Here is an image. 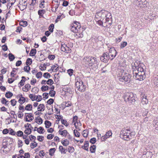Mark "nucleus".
<instances>
[{"label": "nucleus", "instance_id": "f257e3e1", "mask_svg": "<svg viewBox=\"0 0 158 158\" xmlns=\"http://www.w3.org/2000/svg\"><path fill=\"white\" fill-rule=\"evenodd\" d=\"M131 66L134 77L135 79L140 81L143 80L145 77L146 67L142 63L138 64L136 62L132 63Z\"/></svg>", "mask_w": 158, "mask_h": 158}, {"label": "nucleus", "instance_id": "f03ea898", "mask_svg": "<svg viewBox=\"0 0 158 158\" xmlns=\"http://www.w3.org/2000/svg\"><path fill=\"white\" fill-rule=\"evenodd\" d=\"M118 79L119 81L123 83L124 84H127L129 83L130 81L131 76L128 73L124 72H121L118 75Z\"/></svg>", "mask_w": 158, "mask_h": 158}, {"label": "nucleus", "instance_id": "7ed1b4c3", "mask_svg": "<svg viewBox=\"0 0 158 158\" xmlns=\"http://www.w3.org/2000/svg\"><path fill=\"white\" fill-rule=\"evenodd\" d=\"M83 62L86 67H88L92 66L96 64L97 62L96 58L92 56L85 57L83 59Z\"/></svg>", "mask_w": 158, "mask_h": 158}, {"label": "nucleus", "instance_id": "20e7f679", "mask_svg": "<svg viewBox=\"0 0 158 158\" xmlns=\"http://www.w3.org/2000/svg\"><path fill=\"white\" fill-rule=\"evenodd\" d=\"M123 98L124 101L133 104L136 101V95H134L132 93L127 92L125 93L123 96Z\"/></svg>", "mask_w": 158, "mask_h": 158}, {"label": "nucleus", "instance_id": "39448f33", "mask_svg": "<svg viewBox=\"0 0 158 158\" xmlns=\"http://www.w3.org/2000/svg\"><path fill=\"white\" fill-rule=\"evenodd\" d=\"M133 136V135L131 134V132L128 129H123L120 133V137L124 140H128L131 139Z\"/></svg>", "mask_w": 158, "mask_h": 158}, {"label": "nucleus", "instance_id": "423d86ee", "mask_svg": "<svg viewBox=\"0 0 158 158\" xmlns=\"http://www.w3.org/2000/svg\"><path fill=\"white\" fill-rule=\"evenodd\" d=\"M76 89L81 92H84L85 89V86L83 85V81L80 79L78 78L76 82Z\"/></svg>", "mask_w": 158, "mask_h": 158}, {"label": "nucleus", "instance_id": "0eeeda50", "mask_svg": "<svg viewBox=\"0 0 158 158\" xmlns=\"http://www.w3.org/2000/svg\"><path fill=\"white\" fill-rule=\"evenodd\" d=\"M70 27L71 30L73 32L76 33L80 31L81 26L78 22H75L72 24Z\"/></svg>", "mask_w": 158, "mask_h": 158}, {"label": "nucleus", "instance_id": "6e6552de", "mask_svg": "<svg viewBox=\"0 0 158 158\" xmlns=\"http://www.w3.org/2000/svg\"><path fill=\"white\" fill-rule=\"evenodd\" d=\"M117 52L114 48H110L109 50V56H111V60H112L116 56Z\"/></svg>", "mask_w": 158, "mask_h": 158}, {"label": "nucleus", "instance_id": "1a4fd4ad", "mask_svg": "<svg viewBox=\"0 0 158 158\" xmlns=\"http://www.w3.org/2000/svg\"><path fill=\"white\" fill-rule=\"evenodd\" d=\"M61 50L62 51L66 53H70L71 52V48L65 44H61Z\"/></svg>", "mask_w": 158, "mask_h": 158}, {"label": "nucleus", "instance_id": "9d476101", "mask_svg": "<svg viewBox=\"0 0 158 158\" xmlns=\"http://www.w3.org/2000/svg\"><path fill=\"white\" fill-rule=\"evenodd\" d=\"M104 10H102L99 12H97L95 15V20L97 21L98 19H102L104 18Z\"/></svg>", "mask_w": 158, "mask_h": 158}, {"label": "nucleus", "instance_id": "9b49d317", "mask_svg": "<svg viewBox=\"0 0 158 158\" xmlns=\"http://www.w3.org/2000/svg\"><path fill=\"white\" fill-rule=\"evenodd\" d=\"M110 58L109 54L107 52L103 53L100 57V60L106 63Z\"/></svg>", "mask_w": 158, "mask_h": 158}, {"label": "nucleus", "instance_id": "f8f14e48", "mask_svg": "<svg viewBox=\"0 0 158 158\" xmlns=\"http://www.w3.org/2000/svg\"><path fill=\"white\" fill-rule=\"evenodd\" d=\"M112 133L111 130L106 132L104 135L102 136L101 140L102 141H105L107 139L112 136Z\"/></svg>", "mask_w": 158, "mask_h": 158}, {"label": "nucleus", "instance_id": "ddd939ff", "mask_svg": "<svg viewBox=\"0 0 158 158\" xmlns=\"http://www.w3.org/2000/svg\"><path fill=\"white\" fill-rule=\"evenodd\" d=\"M104 13L105 14L104 18L105 17L107 20L111 22L112 16L111 13L105 10H104Z\"/></svg>", "mask_w": 158, "mask_h": 158}, {"label": "nucleus", "instance_id": "4468645a", "mask_svg": "<svg viewBox=\"0 0 158 158\" xmlns=\"http://www.w3.org/2000/svg\"><path fill=\"white\" fill-rule=\"evenodd\" d=\"M102 22L103 23V27H109L111 24V22L109 21V20H107L106 19H104L103 18Z\"/></svg>", "mask_w": 158, "mask_h": 158}, {"label": "nucleus", "instance_id": "2eb2a0df", "mask_svg": "<svg viewBox=\"0 0 158 158\" xmlns=\"http://www.w3.org/2000/svg\"><path fill=\"white\" fill-rule=\"evenodd\" d=\"M26 2V1H24L23 3L20 2L18 5V6L21 10H23L26 8L27 5L25 4Z\"/></svg>", "mask_w": 158, "mask_h": 158}, {"label": "nucleus", "instance_id": "dca6fc26", "mask_svg": "<svg viewBox=\"0 0 158 158\" xmlns=\"http://www.w3.org/2000/svg\"><path fill=\"white\" fill-rule=\"evenodd\" d=\"M62 128H61L58 131L59 133L61 135L64 137H66L68 134V132L66 130H64L62 131Z\"/></svg>", "mask_w": 158, "mask_h": 158}, {"label": "nucleus", "instance_id": "f3484780", "mask_svg": "<svg viewBox=\"0 0 158 158\" xmlns=\"http://www.w3.org/2000/svg\"><path fill=\"white\" fill-rule=\"evenodd\" d=\"M148 100L147 98V96L146 95L143 96L141 100V103L143 105H146L148 103Z\"/></svg>", "mask_w": 158, "mask_h": 158}, {"label": "nucleus", "instance_id": "a211bd4d", "mask_svg": "<svg viewBox=\"0 0 158 158\" xmlns=\"http://www.w3.org/2000/svg\"><path fill=\"white\" fill-rule=\"evenodd\" d=\"M34 119L33 117L32 116L31 114H29L28 115L26 116V121L27 122H30L32 121Z\"/></svg>", "mask_w": 158, "mask_h": 158}, {"label": "nucleus", "instance_id": "6ab92c4d", "mask_svg": "<svg viewBox=\"0 0 158 158\" xmlns=\"http://www.w3.org/2000/svg\"><path fill=\"white\" fill-rule=\"evenodd\" d=\"M153 125L154 129L158 131V119H154L153 121Z\"/></svg>", "mask_w": 158, "mask_h": 158}, {"label": "nucleus", "instance_id": "aec40b11", "mask_svg": "<svg viewBox=\"0 0 158 158\" xmlns=\"http://www.w3.org/2000/svg\"><path fill=\"white\" fill-rule=\"evenodd\" d=\"M38 110L40 111H43L45 109V107L44 104H40L38 107Z\"/></svg>", "mask_w": 158, "mask_h": 158}, {"label": "nucleus", "instance_id": "412c9836", "mask_svg": "<svg viewBox=\"0 0 158 158\" xmlns=\"http://www.w3.org/2000/svg\"><path fill=\"white\" fill-rule=\"evenodd\" d=\"M89 142L88 141H85L84 143V145L81 147V148L84 149L87 151H88Z\"/></svg>", "mask_w": 158, "mask_h": 158}, {"label": "nucleus", "instance_id": "4be33fe9", "mask_svg": "<svg viewBox=\"0 0 158 158\" xmlns=\"http://www.w3.org/2000/svg\"><path fill=\"white\" fill-rule=\"evenodd\" d=\"M31 85L29 84H26L25 86L23 87V90L24 92H27L30 89Z\"/></svg>", "mask_w": 158, "mask_h": 158}, {"label": "nucleus", "instance_id": "5701e85b", "mask_svg": "<svg viewBox=\"0 0 158 158\" xmlns=\"http://www.w3.org/2000/svg\"><path fill=\"white\" fill-rule=\"evenodd\" d=\"M135 4L138 7H143V2L141 0H136L135 1Z\"/></svg>", "mask_w": 158, "mask_h": 158}, {"label": "nucleus", "instance_id": "b1692460", "mask_svg": "<svg viewBox=\"0 0 158 158\" xmlns=\"http://www.w3.org/2000/svg\"><path fill=\"white\" fill-rule=\"evenodd\" d=\"M148 117L145 118L143 120V122H141V125H146L148 124Z\"/></svg>", "mask_w": 158, "mask_h": 158}, {"label": "nucleus", "instance_id": "393cba45", "mask_svg": "<svg viewBox=\"0 0 158 158\" xmlns=\"http://www.w3.org/2000/svg\"><path fill=\"white\" fill-rule=\"evenodd\" d=\"M21 97H20V98L18 100V102L19 103L21 104H22L24 102H25L26 101V99L25 98L22 96V95H21Z\"/></svg>", "mask_w": 158, "mask_h": 158}, {"label": "nucleus", "instance_id": "a878e982", "mask_svg": "<svg viewBox=\"0 0 158 158\" xmlns=\"http://www.w3.org/2000/svg\"><path fill=\"white\" fill-rule=\"evenodd\" d=\"M59 151L61 153L65 154L67 152L66 149L64 148L62 146H60L59 147Z\"/></svg>", "mask_w": 158, "mask_h": 158}, {"label": "nucleus", "instance_id": "bb28decb", "mask_svg": "<svg viewBox=\"0 0 158 158\" xmlns=\"http://www.w3.org/2000/svg\"><path fill=\"white\" fill-rule=\"evenodd\" d=\"M59 66L57 64L53 65L51 68V69L52 71H57L58 70Z\"/></svg>", "mask_w": 158, "mask_h": 158}, {"label": "nucleus", "instance_id": "cd10ccee", "mask_svg": "<svg viewBox=\"0 0 158 158\" xmlns=\"http://www.w3.org/2000/svg\"><path fill=\"white\" fill-rule=\"evenodd\" d=\"M1 102L2 104H5L6 106H8L10 102H9L8 101H7L6 99L4 98H2Z\"/></svg>", "mask_w": 158, "mask_h": 158}, {"label": "nucleus", "instance_id": "c85d7f7f", "mask_svg": "<svg viewBox=\"0 0 158 158\" xmlns=\"http://www.w3.org/2000/svg\"><path fill=\"white\" fill-rule=\"evenodd\" d=\"M62 144L64 146H67L69 144V141L67 139H65L62 140L61 142Z\"/></svg>", "mask_w": 158, "mask_h": 158}, {"label": "nucleus", "instance_id": "c756f323", "mask_svg": "<svg viewBox=\"0 0 158 158\" xmlns=\"http://www.w3.org/2000/svg\"><path fill=\"white\" fill-rule=\"evenodd\" d=\"M37 131L40 134H43L45 131L44 129L42 127H41L37 128Z\"/></svg>", "mask_w": 158, "mask_h": 158}, {"label": "nucleus", "instance_id": "7c9ffc66", "mask_svg": "<svg viewBox=\"0 0 158 158\" xmlns=\"http://www.w3.org/2000/svg\"><path fill=\"white\" fill-rule=\"evenodd\" d=\"M14 2H13V1H10V0H9V1L10 2H8L7 4V8H8L9 9L13 5V4L15 3V2L16 1V0H14Z\"/></svg>", "mask_w": 158, "mask_h": 158}, {"label": "nucleus", "instance_id": "2f4dec72", "mask_svg": "<svg viewBox=\"0 0 158 158\" xmlns=\"http://www.w3.org/2000/svg\"><path fill=\"white\" fill-rule=\"evenodd\" d=\"M32 109V106L31 104H28L26 106L25 110H31Z\"/></svg>", "mask_w": 158, "mask_h": 158}, {"label": "nucleus", "instance_id": "473e14b6", "mask_svg": "<svg viewBox=\"0 0 158 158\" xmlns=\"http://www.w3.org/2000/svg\"><path fill=\"white\" fill-rule=\"evenodd\" d=\"M26 129L24 131V132L25 134L27 135L30 134L31 132V130L30 128H25Z\"/></svg>", "mask_w": 158, "mask_h": 158}, {"label": "nucleus", "instance_id": "72a5a7b5", "mask_svg": "<svg viewBox=\"0 0 158 158\" xmlns=\"http://www.w3.org/2000/svg\"><path fill=\"white\" fill-rule=\"evenodd\" d=\"M96 146L95 145H93L90 146V151L91 153H94L95 151Z\"/></svg>", "mask_w": 158, "mask_h": 158}, {"label": "nucleus", "instance_id": "f704fd0d", "mask_svg": "<svg viewBox=\"0 0 158 158\" xmlns=\"http://www.w3.org/2000/svg\"><path fill=\"white\" fill-rule=\"evenodd\" d=\"M56 151V149L55 148H52L49 149V155L51 156H53Z\"/></svg>", "mask_w": 158, "mask_h": 158}, {"label": "nucleus", "instance_id": "c9c22d12", "mask_svg": "<svg viewBox=\"0 0 158 158\" xmlns=\"http://www.w3.org/2000/svg\"><path fill=\"white\" fill-rule=\"evenodd\" d=\"M45 127L46 128H48L51 125V123L48 120H46L45 122Z\"/></svg>", "mask_w": 158, "mask_h": 158}, {"label": "nucleus", "instance_id": "e433bc0d", "mask_svg": "<svg viewBox=\"0 0 158 158\" xmlns=\"http://www.w3.org/2000/svg\"><path fill=\"white\" fill-rule=\"evenodd\" d=\"M36 50L35 49H32L31 50L30 53V56H35L36 53Z\"/></svg>", "mask_w": 158, "mask_h": 158}, {"label": "nucleus", "instance_id": "4c0bfd02", "mask_svg": "<svg viewBox=\"0 0 158 158\" xmlns=\"http://www.w3.org/2000/svg\"><path fill=\"white\" fill-rule=\"evenodd\" d=\"M53 107L51 105H49V109H48V114L50 115L52 114L53 113V111L52 110Z\"/></svg>", "mask_w": 158, "mask_h": 158}, {"label": "nucleus", "instance_id": "58836bf2", "mask_svg": "<svg viewBox=\"0 0 158 158\" xmlns=\"http://www.w3.org/2000/svg\"><path fill=\"white\" fill-rule=\"evenodd\" d=\"M8 56L10 61H13L15 58L14 56L11 53L9 54Z\"/></svg>", "mask_w": 158, "mask_h": 158}, {"label": "nucleus", "instance_id": "ea45409f", "mask_svg": "<svg viewBox=\"0 0 158 158\" xmlns=\"http://www.w3.org/2000/svg\"><path fill=\"white\" fill-rule=\"evenodd\" d=\"M20 25L23 27H26L27 25V22L26 21H21L20 22Z\"/></svg>", "mask_w": 158, "mask_h": 158}, {"label": "nucleus", "instance_id": "a19ab883", "mask_svg": "<svg viewBox=\"0 0 158 158\" xmlns=\"http://www.w3.org/2000/svg\"><path fill=\"white\" fill-rule=\"evenodd\" d=\"M45 13V10H40L38 11V14L40 16H42Z\"/></svg>", "mask_w": 158, "mask_h": 158}, {"label": "nucleus", "instance_id": "79ce46f5", "mask_svg": "<svg viewBox=\"0 0 158 158\" xmlns=\"http://www.w3.org/2000/svg\"><path fill=\"white\" fill-rule=\"evenodd\" d=\"M76 33V35L77 36V38H82L83 36V35L82 32H80L79 31Z\"/></svg>", "mask_w": 158, "mask_h": 158}, {"label": "nucleus", "instance_id": "37998d69", "mask_svg": "<svg viewBox=\"0 0 158 158\" xmlns=\"http://www.w3.org/2000/svg\"><path fill=\"white\" fill-rule=\"evenodd\" d=\"M49 87L47 86H43L41 88V90L42 91L44 92L47 90H48L49 89Z\"/></svg>", "mask_w": 158, "mask_h": 158}, {"label": "nucleus", "instance_id": "c03bdc74", "mask_svg": "<svg viewBox=\"0 0 158 158\" xmlns=\"http://www.w3.org/2000/svg\"><path fill=\"white\" fill-rule=\"evenodd\" d=\"M37 146V143L34 141V143H31L30 144L31 147V148L33 149Z\"/></svg>", "mask_w": 158, "mask_h": 158}, {"label": "nucleus", "instance_id": "a18cd8bd", "mask_svg": "<svg viewBox=\"0 0 158 158\" xmlns=\"http://www.w3.org/2000/svg\"><path fill=\"white\" fill-rule=\"evenodd\" d=\"M13 95V94L10 92L6 93L5 94L6 97L7 98H10Z\"/></svg>", "mask_w": 158, "mask_h": 158}, {"label": "nucleus", "instance_id": "49530a36", "mask_svg": "<svg viewBox=\"0 0 158 158\" xmlns=\"http://www.w3.org/2000/svg\"><path fill=\"white\" fill-rule=\"evenodd\" d=\"M73 133L74 134V135L76 137H79L80 136V134L79 132H78L77 130H74L73 131Z\"/></svg>", "mask_w": 158, "mask_h": 158}, {"label": "nucleus", "instance_id": "de8ad7c7", "mask_svg": "<svg viewBox=\"0 0 158 158\" xmlns=\"http://www.w3.org/2000/svg\"><path fill=\"white\" fill-rule=\"evenodd\" d=\"M74 151V149L73 147L69 146L68 148V151L70 153H73Z\"/></svg>", "mask_w": 158, "mask_h": 158}, {"label": "nucleus", "instance_id": "09e8293b", "mask_svg": "<svg viewBox=\"0 0 158 158\" xmlns=\"http://www.w3.org/2000/svg\"><path fill=\"white\" fill-rule=\"evenodd\" d=\"M127 45V43L126 42L124 41L122 42L120 45V48H123L126 47Z\"/></svg>", "mask_w": 158, "mask_h": 158}, {"label": "nucleus", "instance_id": "8fccbe9b", "mask_svg": "<svg viewBox=\"0 0 158 158\" xmlns=\"http://www.w3.org/2000/svg\"><path fill=\"white\" fill-rule=\"evenodd\" d=\"M40 67H41V68H40V69L41 71L44 70L46 69V65L45 64H41L40 66Z\"/></svg>", "mask_w": 158, "mask_h": 158}, {"label": "nucleus", "instance_id": "3c124183", "mask_svg": "<svg viewBox=\"0 0 158 158\" xmlns=\"http://www.w3.org/2000/svg\"><path fill=\"white\" fill-rule=\"evenodd\" d=\"M32 63V60L31 59L28 58L26 62V64L28 66V65H31Z\"/></svg>", "mask_w": 158, "mask_h": 158}, {"label": "nucleus", "instance_id": "603ef678", "mask_svg": "<svg viewBox=\"0 0 158 158\" xmlns=\"http://www.w3.org/2000/svg\"><path fill=\"white\" fill-rule=\"evenodd\" d=\"M54 25L53 24H51L48 27L49 31L52 32L53 31Z\"/></svg>", "mask_w": 158, "mask_h": 158}, {"label": "nucleus", "instance_id": "864d4df0", "mask_svg": "<svg viewBox=\"0 0 158 158\" xmlns=\"http://www.w3.org/2000/svg\"><path fill=\"white\" fill-rule=\"evenodd\" d=\"M35 96V95L31 94L29 95V97L32 101H33L35 100L36 96Z\"/></svg>", "mask_w": 158, "mask_h": 158}, {"label": "nucleus", "instance_id": "5fc2aeb1", "mask_svg": "<svg viewBox=\"0 0 158 158\" xmlns=\"http://www.w3.org/2000/svg\"><path fill=\"white\" fill-rule=\"evenodd\" d=\"M10 102L11 105L13 106H14L16 105L17 102L15 99H13L11 100L10 101Z\"/></svg>", "mask_w": 158, "mask_h": 158}, {"label": "nucleus", "instance_id": "6e6d98bb", "mask_svg": "<svg viewBox=\"0 0 158 158\" xmlns=\"http://www.w3.org/2000/svg\"><path fill=\"white\" fill-rule=\"evenodd\" d=\"M42 99V97L41 96L38 95L36 96L35 100L38 102H40Z\"/></svg>", "mask_w": 158, "mask_h": 158}, {"label": "nucleus", "instance_id": "4d7b16f0", "mask_svg": "<svg viewBox=\"0 0 158 158\" xmlns=\"http://www.w3.org/2000/svg\"><path fill=\"white\" fill-rule=\"evenodd\" d=\"M61 122L62 124H64L66 127H67L69 125L68 123H67V121L64 119H62L61 120Z\"/></svg>", "mask_w": 158, "mask_h": 158}, {"label": "nucleus", "instance_id": "13d9d810", "mask_svg": "<svg viewBox=\"0 0 158 158\" xmlns=\"http://www.w3.org/2000/svg\"><path fill=\"white\" fill-rule=\"evenodd\" d=\"M43 121L42 119L39 117L37 119V121L36 123L39 124H41L42 123Z\"/></svg>", "mask_w": 158, "mask_h": 158}, {"label": "nucleus", "instance_id": "bf43d9fd", "mask_svg": "<svg viewBox=\"0 0 158 158\" xmlns=\"http://www.w3.org/2000/svg\"><path fill=\"white\" fill-rule=\"evenodd\" d=\"M88 132L87 131L85 130L83 131L82 133L83 136L85 137H86L87 136Z\"/></svg>", "mask_w": 158, "mask_h": 158}, {"label": "nucleus", "instance_id": "052dcab7", "mask_svg": "<svg viewBox=\"0 0 158 158\" xmlns=\"http://www.w3.org/2000/svg\"><path fill=\"white\" fill-rule=\"evenodd\" d=\"M44 155L45 152L44 150H41L39 152V155L40 156L43 157L44 156Z\"/></svg>", "mask_w": 158, "mask_h": 158}, {"label": "nucleus", "instance_id": "680f3d73", "mask_svg": "<svg viewBox=\"0 0 158 158\" xmlns=\"http://www.w3.org/2000/svg\"><path fill=\"white\" fill-rule=\"evenodd\" d=\"M30 69V67L28 66H25L24 67V71L27 73L29 72Z\"/></svg>", "mask_w": 158, "mask_h": 158}, {"label": "nucleus", "instance_id": "e2e57ef3", "mask_svg": "<svg viewBox=\"0 0 158 158\" xmlns=\"http://www.w3.org/2000/svg\"><path fill=\"white\" fill-rule=\"evenodd\" d=\"M64 105L66 107H69L71 105V103L70 102H64Z\"/></svg>", "mask_w": 158, "mask_h": 158}, {"label": "nucleus", "instance_id": "0e129e2a", "mask_svg": "<svg viewBox=\"0 0 158 158\" xmlns=\"http://www.w3.org/2000/svg\"><path fill=\"white\" fill-rule=\"evenodd\" d=\"M16 135L18 136L21 137L23 135V132L21 131H19L17 132Z\"/></svg>", "mask_w": 158, "mask_h": 158}, {"label": "nucleus", "instance_id": "69168bd1", "mask_svg": "<svg viewBox=\"0 0 158 158\" xmlns=\"http://www.w3.org/2000/svg\"><path fill=\"white\" fill-rule=\"evenodd\" d=\"M43 76L46 78H49L51 77L50 74L48 73H45L44 74Z\"/></svg>", "mask_w": 158, "mask_h": 158}, {"label": "nucleus", "instance_id": "338daca9", "mask_svg": "<svg viewBox=\"0 0 158 158\" xmlns=\"http://www.w3.org/2000/svg\"><path fill=\"white\" fill-rule=\"evenodd\" d=\"M53 99L52 98H50L47 101V102L48 105H51V104L53 103Z\"/></svg>", "mask_w": 158, "mask_h": 158}, {"label": "nucleus", "instance_id": "774afa93", "mask_svg": "<svg viewBox=\"0 0 158 158\" xmlns=\"http://www.w3.org/2000/svg\"><path fill=\"white\" fill-rule=\"evenodd\" d=\"M53 83V81L51 79H49L47 81V84L49 85H52Z\"/></svg>", "mask_w": 158, "mask_h": 158}]
</instances>
